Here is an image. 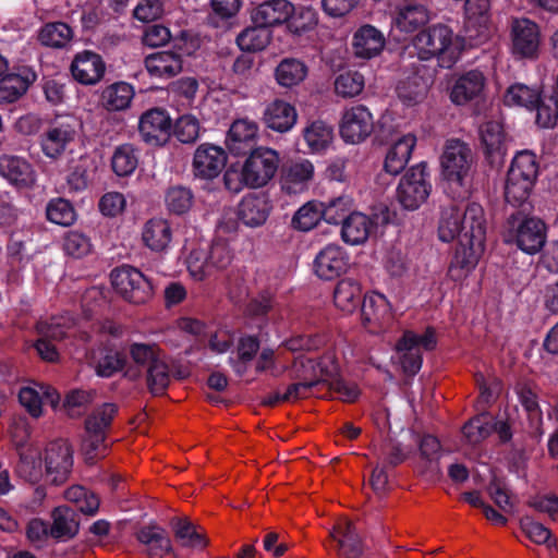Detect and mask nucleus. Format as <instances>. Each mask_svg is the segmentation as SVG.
Masks as SVG:
<instances>
[{
    "instance_id": "obj_35",
    "label": "nucleus",
    "mask_w": 558,
    "mask_h": 558,
    "mask_svg": "<svg viewBox=\"0 0 558 558\" xmlns=\"http://www.w3.org/2000/svg\"><path fill=\"white\" fill-rule=\"evenodd\" d=\"M142 239L144 244L154 252L166 251L172 240L170 223L162 218L149 219L143 228Z\"/></svg>"
},
{
    "instance_id": "obj_52",
    "label": "nucleus",
    "mask_w": 558,
    "mask_h": 558,
    "mask_svg": "<svg viewBox=\"0 0 558 558\" xmlns=\"http://www.w3.org/2000/svg\"><path fill=\"white\" fill-rule=\"evenodd\" d=\"M508 173L535 183L538 175L536 155L531 150L519 151L513 157Z\"/></svg>"
},
{
    "instance_id": "obj_61",
    "label": "nucleus",
    "mask_w": 558,
    "mask_h": 558,
    "mask_svg": "<svg viewBox=\"0 0 558 558\" xmlns=\"http://www.w3.org/2000/svg\"><path fill=\"white\" fill-rule=\"evenodd\" d=\"M166 204L170 211L182 215L192 207L193 194L186 187L173 186L167 192Z\"/></svg>"
},
{
    "instance_id": "obj_40",
    "label": "nucleus",
    "mask_w": 558,
    "mask_h": 558,
    "mask_svg": "<svg viewBox=\"0 0 558 558\" xmlns=\"http://www.w3.org/2000/svg\"><path fill=\"white\" fill-rule=\"evenodd\" d=\"M362 291L360 284L352 279L339 281L333 291V302L343 313H353L361 304Z\"/></svg>"
},
{
    "instance_id": "obj_53",
    "label": "nucleus",
    "mask_w": 558,
    "mask_h": 558,
    "mask_svg": "<svg viewBox=\"0 0 558 558\" xmlns=\"http://www.w3.org/2000/svg\"><path fill=\"white\" fill-rule=\"evenodd\" d=\"M534 182L508 173L505 185L506 202L512 206L523 205L531 195Z\"/></svg>"
},
{
    "instance_id": "obj_11",
    "label": "nucleus",
    "mask_w": 558,
    "mask_h": 558,
    "mask_svg": "<svg viewBox=\"0 0 558 558\" xmlns=\"http://www.w3.org/2000/svg\"><path fill=\"white\" fill-rule=\"evenodd\" d=\"M508 225L513 232L514 241L520 250L527 254L541 251L546 241L545 223L537 218L522 217L520 213L511 214Z\"/></svg>"
},
{
    "instance_id": "obj_47",
    "label": "nucleus",
    "mask_w": 558,
    "mask_h": 558,
    "mask_svg": "<svg viewBox=\"0 0 558 558\" xmlns=\"http://www.w3.org/2000/svg\"><path fill=\"white\" fill-rule=\"evenodd\" d=\"M171 526L178 542L184 547L204 548L207 545L204 534L196 530V526L187 518H175Z\"/></svg>"
},
{
    "instance_id": "obj_45",
    "label": "nucleus",
    "mask_w": 558,
    "mask_h": 558,
    "mask_svg": "<svg viewBox=\"0 0 558 558\" xmlns=\"http://www.w3.org/2000/svg\"><path fill=\"white\" fill-rule=\"evenodd\" d=\"M324 217V203L307 202L294 214L291 225L295 230L310 231L317 226Z\"/></svg>"
},
{
    "instance_id": "obj_31",
    "label": "nucleus",
    "mask_w": 558,
    "mask_h": 558,
    "mask_svg": "<svg viewBox=\"0 0 558 558\" xmlns=\"http://www.w3.org/2000/svg\"><path fill=\"white\" fill-rule=\"evenodd\" d=\"M481 141L484 151L492 165L502 162L506 155L502 126L495 121L486 122L481 126Z\"/></svg>"
},
{
    "instance_id": "obj_28",
    "label": "nucleus",
    "mask_w": 558,
    "mask_h": 558,
    "mask_svg": "<svg viewBox=\"0 0 558 558\" xmlns=\"http://www.w3.org/2000/svg\"><path fill=\"white\" fill-rule=\"evenodd\" d=\"M385 43L383 33L375 26L366 24L354 33L352 47L357 58L372 59L381 52Z\"/></svg>"
},
{
    "instance_id": "obj_4",
    "label": "nucleus",
    "mask_w": 558,
    "mask_h": 558,
    "mask_svg": "<svg viewBox=\"0 0 558 558\" xmlns=\"http://www.w3.org/2000/svg\"><path fill=\"white\" fill-rule=\"evenodd\" d=\"M473 163L474 155L469 145L459 140L447 142L441 156L442 175L448 184L463 190L459 196L468 192Z\"/></svg>"
},
{
    "instance_id": "obj_46",
    "label": "nucleus",
    "mask_w": 558,
    "mask_h": 558,
    "mask_svg": "<svg viewBox=\"0 0 558 558\" xmlns=\"http://www.w3.org/2000/svg\"><path fill=\"white\" fill-rule=\"evenodd\" d=\"M73 33L70 26L62 22L48 23L38 33L41 45L51 48H63L72 39Z\"/></svg>"
},
{
    "instance_id": "obj_50",
    "label": "nucleus",
    "mask_w": 558,
    "mask_h": 558,
    "mask_svg": "<svg viewBox=\"0 0 558 558\" xmlns=\"http://www.w3.org/2000/svg\"><path fill=\"white\" fill-rule=\"evenodd\" d=\"M138 163V156L132 144H122L118 146L111 157V167L119 177L132 174Z\"/></svg>"
},
{
    "instance_id": "obj_39",
    "label": "nucleus",
    "mask_w": 558,
    "mask_h": 558,
    "mask_svg": "<svg viewBox=\"0 0 558 558\" xmlns=\"http://www.w3.org/2000/svg\"><path fill=\"white\" fill-rule=\"evenodd\" d=\"M36 80L34 72L25 75L10 74L0 80V105L12 104L20 99Z\"/></svg>"
},
{
    "instance_id": "obj_1",
    "label": "nucleus",
    "mask_w": 558,
    "mask_h": 558,
    "mask_svg": "<svg viewBox=\"0 0 558 558\" xmlns=\"http://www.w3.org/2000/svg\"><path fill=\"white\" fill-rule=\"evenodd\" d=\"M480 227L486 234L484 209L480 204L449 202L441 207L438 236L442 242H459L473 238V230Z\"/></svg>"
},
{
    "instance_id": "obj_27",
    "label": "nucleus",
    "mask_w": 558,
    "mask_h": 558,
    "mask_svg": "<svg viewBox=\"0 0 558 558\" xmlns=\"http://www.w3.org/2000/svg\"><path fill=\"white\" fill-rule=\"evenodd\" d=\"M329 535L338 543V554L340 557L359 558L362 554V543L351 521L340 519Z\"/></svg>"
},
{
    "instance_id": "obj_6",
    "label": "nucleus",
    "mask_w": 558,
    "mask_h": 558,
    "mask_svg": "<svg viewBox=\"0 0 558 558\" xmlns=\"http://www.w3.org/2000/svg\"><path fill=\"white\" fill-rule=\"evenodd\" d=\"M77 128L78 121L70 116L51 121L39 137L43 154L49 159H59L75 141Z\"/></svg>"
},
{
    "instance_id": "obj_22",
    "label": "nucleus",
    "mask_w": 558,
    "mask_h": 558,
    "mask_svg": "<svg viewBox=\"0 0 558 558\" xmlns=\"http://www.w3.org/2000/svg\"><path fill=\"white\" fill-rule=\"evenodd\" d=\"M294 13V5L288 0H267L257 5L252 12V20L256 25L266 28L290 22Z\"/></svg>"
},
{
    "instance_id": "obj_23",
    "label": "nucleus",
    "mask_w": 558,
    "mask_h": 558,
    "mask_svg": "<svg viewBox=\"0 0 558 558\" xmlns=\"http://www.w3.org/2000/svg\"><path fill=\"white\" fill-rule=\"evenodd\" d=\"M144 64L151 77L160 80L171 78L181 73L183 69L182 56L171 50L148 54Z\"/></svg>"
},
{
    "instance_id": "obj_21",
    "label": "nucleus",
    "mask_w": 558,
    "mask_h": 558,
    "mask_svg": "<svg viewBox=\"0 0 558 558\" xmlns=\"http://www.w3.org/2000/svg\"><path fill=\"white\" fill-rule=\"evenodd\" d=\"M105 63L101 57L92 51H83L76 54L71 72L73 77L84 85L98 83L105 74Z\"/></svg>"
},
{
    "instance_id": "obj_56",
    "label": "nucleus",
    "mask_w": 558,
    "mask_h": 558,
    "mask_svg": "<svg viewBox=\"0 0 558 558\" xmlns=\"http://www.w3.org/2000/svg\"><path fill=\"white\" fill-rule=\"evenodd\" d=\"M538 93L525 85L517 84L510 86L505 94L504 101L507 106H520L534 109L538 102Z\"/></svg>"
},
{
    "instance_id": "obj_64",
    "label": "nucleus",
    "mask_w": 558,
    "mask_h": 558,
    "mask_svg": "<svg viewBox=\"0 0 558 558\" xmlns=\"http://www.w3.org/2000/svg\"><path fill=\"white\" fill-rule=\"evenodd\" d=\"M490 432L492 425L485 415L473 417L462 428V433L470 444H478L488 437Z\"/></svg>"
},
{
    "instance_id": "obj_48",
    "label": "nucleus",
    "mask_w": 558,
    "mask_h": 558,
    "mask_svg": "<svg viewBox=\"0 0 558 558\" xmlns=\"http://www.w3.org/2000/svg\"><path fill=\"white\" fill-rule=\"evenodd\" d=\"M304 140L313 153H319L327 148L332 138V128L324 121H314L303 131Z\"/></svg>"
},
{
    "instance_id": "obj_20",
    "label": "nucleus",
    "mask_w": 558,
    "mask_h": 558,
    "mask_svg": "<svg viewBox=\"0 0 558 558\" xmlns=\"http://www.w3.org/2000/svg\"><path fill=\"white\" fill-rule=\"evenodd\" d=\"M135 536L149 558H175L171 541L162 527L155 524L145 525Z\"/></svg>"
},
{
    "instance_id": "obj_55",
    "label": "nucleus",
    "mask_w": 558,
    "mask_h": 558,
    "mask_svg": "<svg viewBox=\"0 0 558 558\" xmlns=\"http://www.w3.org/2000/svg\"><path fill=\"white\" fill-rule=\"evenodd\" d=\"M47 219L56 225L70 226L75 221L72 204L61 197L51 199L46 207Z\"/></svg>"
},
{
    "instance_id": "obj_44",
    "label": "nucleus",
    "mask_w": 558,
    "mask_h": 558,
    "mask_svg": "<svg viewBox=\"0 0 558 558\" xmlns=\"http://www.w3.org/2000/svg\"><path fill=\"white\" fill-rule=\"evenodd\" d=\"M147 386L151 393L161 395L170 384V368L163 353L146 368Z\"/></svg>"
},
{
    "instance_id": "obj_29",
    "label": "nucleus",
    "mask_w": 558,
    "mask_h": 558,
    "mask_svg": "<svg viewBox=\"0 0 558 558\" xmlns=\"http://www.w3.org/2000/svg\"><path fill=\"white\" fill-rule=\"evenodd\" d=\"M59 399L60 396L54 389L45 386H39V389L29 386L22 387L19 392V401L21 405L34 418L41 416L44 402H48L51 407H56Z\"/></svg>"
},
{
    "instance_id": "obj_7",
    "label": "nucleus",
    "mask_w": 558,
    "mask_h": 558,
    "mask_svg": "<svg viewBox=\"0 0 558 558\" xmlns=\"http://www.w3.org/2000/svg\"><path fill=\"white\" fill-rule=\"evenodd\" d=\"M113 289L125 301L133 304H143L153 296L150 281L136 268L123 265L114 268L110 274Z\"/></svg>"
},
{
    "instance_id": "obj_37",
    "label": "nucleus",
    "mask_w": 558,
    "mask_h": 558,
    "mask_svg": "<svg viewBox=\"0 0 558 558\" xmlns=\"http://www.w3.org/2000/svg\"><path fill=\"white\" fill-rule=\"evenodd\" d=\"M269 210L270 206L266 197L248 195L241 201L238 216L245 226L254 228L265 223Z\"/></svg>"
},
{
    "instance_id": "obj_42",
    "label": "nucleus",
    "mask_w": 558,
    "mask_h": 558,
    "mask_svg": "<svg viewBox=\"0 0 558 558\" xmlns=\"http://www.w3.org/2000/svg\"><path fill=\"white\" fill-rule=\"evenodd\" d=\"M422 70L425 71L424 65L418 64L414 75L401 81L397 87L399 97L409 104L417 102L427 92L428 78Z\"/></svg>"
},
{
    "instance_id": "obj_57",
    "label": "nucleus",
    "mask_w": 558,
    "mask_h": 558,
    "mask_svg": "<svg viewBox=\"0 0 558 558\" xmlns=\"http://www.w3.org/2000/svg\"><path fill=\"white\" fill-rule=\"evenodd\" d=\"M73 320L69 317H52L50 320L39 322L37 324L38 335L52 341H60L72 328Z\"/></svg>"
},
{
    "instance_id": "obj_60",
    "label": "nucleus",
    "mask_w": 558,
    "mask_h": 558,
    "mask_svg": "<svg viewBox=\"0 0 558 558\" xmlns=\"http://www.w3.org/2000/svg\"><path fill=\"white\" fill-rule=\"evenodd\" d=\"M186 264L191 276L196 280H203L213 272L207 247L192 250L187 256Z\"/></svg>"
},
{
    "instance_id": "obj_63",
    "label": "nucleus",
    "mask_w": 558,
    "mask_h": 558,
    "mask_svg": "<svg viewBox=\"0 0 558 558\" xmlns=\"http://www.w3.org/2000/svg\"><path fill=\"white\" fill-rule=\"evenodd\" d=\"M521 529L525 535L536 544H546L547 547H554L556 539L553 538L551 532L542 523L534 521L530 517H524L520 521Z\"/></svg>"
},
{
    "instance_id": "obj_3",
    "label": "nucleus",
    "mask_w": 558,
    "mask_h": 558,
    "mask_svg": "<svg viewBox=\"0 0 558 558\" xmlns=\"http://www.w3.org/2000/svg\"><path fill=\"white\" fill-rule=\"evenodd\" d=\"M116 413L114 404L105 403L86 418L82 452L87 463L93 464L106 456L108 450L106 433Z\"/></svg>"
},
{
    "instance_id": "obj_24",
    "label": "nucleus",
    "mask_w": 558,
    "mask_h": 558,
    "mask_svg": "<svg viewBox=\"0 0 558 558\" xmlns=\"http://www.w3.org/2000/svg\"><path fill=\"white\" fill-rule=\"evenodd\" d=\"M296 119L295 108L282 99H275L267 104L263 113L265 125L279 133L290 131L296 123Z\"/></svg>"
},
{
    "instance_id": "obj_15",
    "label": "nucleus",
    "mask_w": 558,
    "mask_h": 558,
    "mask_svg": "<svg viewBox=\"0 0 558 558\" xmlns=\"http://www.w3.org/2000/svg\"><path fill=\"white\" fill-rule=\"evenodd\" d=\"M227 154L222 147L214 144L199 145L193 157L192 168L195 177L211 180L219 175L227 163Z\"/></svg>"
},
{
    "instance_id": "obj_38",
    "label": "nucleus",
    "mask_w": 558,
    "mask_h": 558,
    "mask_svg": "<svg viewBox=\"0 0 558 558\" xmlns=\"http://www.w3.org/2000/svg\"><path fill=\"white\" fill-rule=\"evenodd\" d=\"M374 227V221L368 216L357 211L350 213L342 223L341 235L349 244H362L368 239Z\"/></svg>"
},
{
    "instance_id": "obj_26",
    "label": "nucleus",
    "mask_w": 558,
    "mask_h": 558,
    "mask_svg": "<svg viewBox=\"0 0 558 558\" xmlns=\"http://www.w3.org/2000/svg\"><path fill=\"white\" fill-rule=\"evenodd\" d=\"M19 456L20 460L15 469L17 476L31 484L39 483L46 475L40 449L33 445L22 446Z\"/></svg>"
},
{
    "instance_id": "obj_9",
    "label": "nucleus",
    "mask_w": 558,
    "mask_h": 558,
    "mask_svg": "<svg viewBox=\"0 0 558 558\" xmlns=\"http://www.w3.org/2000/svg\"><path fill=\"white\" fill-rule=\"evenodd\" d=\"M511 53L515 59L534 61L538 59L542 45L541 27L530 19L520 17L511 22Z\"/></svg>"
},
{
    "instance_id": "obj_62",
    "label": "nucleus",
    "mask_w": 558,
    "mask_h": 558,
    "mask_svg": "<svg viewBox=\"0 0 558 558\" xmlns=\"http://www.w3.org/2000/svg\"><path fill=\"white\" fill-rule=\"evenodd\" d=\"M199 131L198 120L192 114H184L177 120L173 133L181 143L192 144L199 137Z\"/></svg>"
},
{
    "instance_id": "obj_43",
    "label": "nucleus",
    "mask_w": 558,
    "mask_h": 558,
    "mask_svg": "<svg viewBox=\"0 0 558 558\" xmlns=\"http://www.w3.org/2000/svg\"><path fill=\"white\" fill-rule=\"evenodd\" d=\"M125 362V356L111 348L99 349L93 356L96 374L101 377H110L121 371Z\"/></svg>"
},
{
    "instance_id": "obj_2",
    "label": "nucleus",
    "mask_w": 558,
    "mask_h": 558,
    "mask_svg": "<svg viewBox=\"0 0 558 558\" xmlns=\"http://www.w3.org/2000/svg\"><path fill=\"white\" fill-rule=\"evenodd\" d=\"M421 60L436 58L441 68H452L460 58L463 39L444 24H436L418 33L413 41Z\"/></svg>"
},
{
    "instance_id": "obj_30",
    "label": "nucleus",
    "mask_w": 558,
    "mask_h": 558,
    "mask_svg": "<svg viewBox=\"0 0 558 558\" xmlns=\"http://www.w3.org/2000/svg\"><path fill=\"white\" fill-rule=\"evenodd\" d=\"M485 76L478 70H472L461 75L454 83L450 98L457 105H464L480 97L485 87Z\"/></svg>"
},
{
    "instance_id": "obj_34",
    "label": "nucleus",
    "mask_w": 558,
    "mask_h": 558,
    "mask_svg": "<svg viewBox=\"0 0 558 558\" xmlns=\"http://www.w3.org/2000/svg\"><path fill=\"white\" fill-rule=\"evenodd\" d=\"M415 144L416 137L411 133L396 141L386 155L384 163L386 172L392 175L399 174L409 162Z\"/></svg>"
},
{
    "instance_id": "obj_17",
    "label": "nucleus",
    "mask_w": 558,
    "mask_h": 558,
    "mask_svg": "<svg viewBox=\"0 0 558 558\" xmlns=\"http://www.w3.org/2000/svg\"><path fill=\"white\" fill-rule=\"evenodd\" d=\"M0 175L17 190L34 187L37 173L25 158L12 155L0 156Z\"/></svg>"
},
{
    "instance_id": "obj_18",
    "label": "nucleus",
    "mask_w": 558,
    "mask_h": 558,
    "mask_svg": "<svg viewBox=\"0 0 558 558\" xmlns=\"http://www.w3.org/2000/svg\"><path fill=\"white\" fill-rule=\"evenodd\" d=\"M171 129V119L165 110L155 108L144 112L140 119L138 132L142 140L153 146L167 143Z\"/></svg>"
},
{
    "instance_id": "obj_41",
    "label": "nucleus",
    "mask_w": 558,
    "mask_h": 558,
    "mask_svg": "<svg viewBox=\"0 0 558 558\" xmlns=\"http://www.w3.org/2000/svg\"><path fill=\"white\" fill-rule=\"evenodd\" d=\"M307 76V66L304 62L287 58L280 61L275 70L277 83L282 87H293L299 85Z\"/></svg>"
},
{
    "instance_id": "obj_25",
    "label": "nucleus",
    "mask_w": 558,
    "mask_h": 558,
    "mask_svg": "<svg viewBox=\"0 0 558 558\" xmlns=\"http://www.w3.org/2000/svg\"><path fill=\"white\" fill-rule=\"evenodd\" d=\"M52 523L50 535L59 542H66L76 536L80 531V513L77 510L59 506L51 511Z\"/></svg>"
},
{
    "instance_id": "obj_36",
    "label": "nucleus",
    "mask_w": 558,
    "mask_h": 558,
    "mask_svg": "<svg viewBox=\"0 0 558 558\" xmlns=\"http://www.w3.org/2000/svg\"><path fill=\"white\" fill-rule=\"evenodd\" d=\"M429 21L427 9L420 3H408L397 9L393 26L402 33H413Z\"/></svg>"
},
{
    "instance_id": "obj_32",
    "label": "nucleus",
    "mask_w": 558,
    "mask_h": 558,
    "mask_svg": "<svg viewBox=\"0 0 558 558\" xmlns=\"http://www.w3.org/2000/svg\"><path fill=\"white\" fill-rule=\"evenodd\" d=\"M313 174L314 167L311 161L306 159L293 161L283 168L282 189L290 194L299 193L307 186Z\"/></svg>"
},
{
    "instance_id": "obj_10",
    "label": "nucleus",
    "mask_w": 558,
    "mask_h": 558,
    "mask_svg": "<svg viewBox=\"0 0 558 558\" xmlns=\"http://www.w3.org/2000/svg\"><path fill=\"white\" fill-rule=\"evenodd\" d=\"M473 238L459 242L449 266L448 275L454 281L463 280L476 267L484 252L485 234L480 227L473 230Z\"/></svg>"
},
{
    "instance_id": "obj_49",
    "label": "nucleus",
    "mask_w": 558,
    "mask_h": 558,
    "mask_svg": "<svg viewBox=\"0 0 558 558\" xmlns=\"http://www.w3.org/2000/svg\"><path fill=\"white\" fill-rule=\"evenodd\" d=\"M133 96L134 92L132 86L128 83L120 82L104 90L102 101L108 110L120 111L130 106Z\"/></svg>"
},
{
    "instance_id": "obj_16",
    "label": "nucleus",
    "mask_w": 558,
    "mask_h": 558,
    "mask_svg": "<svg viewBox=\"0 0 558 558\" xmlns=\"http://www.w3.org/2000/svg\"><path fill=\"white\" fill-rule=\"evenodd\" d=\"M361 313L364 326L374 333L383 331L393 318L388 300L378 292L364 296Z\"/></svg>"
},
{
    "instance_id": "obj_59",
    "label": "nucleus",
    "mask_w": 558,
    "mask_h": 558,
    "mask_svg": "<svg viewBox=\"0 0 558 558\" xmlns=\"http://www.w3.org/2000/svg\"><path fill=\"white\" fill-rule=\"evenodd\" d=\"M352 208V201L348 196H339L324 203V217L323 219L331 225H338L344 221L350 215Z\"/></svg>"
},
{
    "instance_id": "obj_54",
    "label": "nucleus",
    "mask_w": 558,
    "mask_h": 558,
    "mask_svg": "<svg viewBox=\"0 0 558 558\" xmlns=\"http://www.w3.org/2000/svg\"><path fill=\"white\" fill-rule=\"evenodd\" d=\"M364 86V76L356 71L343 72L333 82L335 93L342 98H353L360 95Z\"/></svg>"
},
{
    "instance_id": "obj_58",
    "label": "nucleus",
    "mask_w": 558,
    "mask_h": 558,
    "mask_svg": "<svg viewBox=\"0 0 558 558\" xmlns=\"http://www.w3.org/2000/svg\"><path fill=\"white\" fill-rule=\"evenodd\" d=\"M536 109L535 121L543 129L554 128L558 122V99L556 96L538 98L534 107Z\"/></svg>"
},
{
    "instance_id": "obj_5",
    "label": "nucleus",
    "mask_w": 558,
    "mask_h": 558,
    "mask_svg": "<svg viewBox=\"0 0 558 558\" xmlns=\"http://www.w3.org/2000/svg\"><path fill=\"white\" fill-rule=\"evenodd\" d=\"M432 191L426 165L411 167L401 178L397 187V199L408 210L417 209L426 202Z\"/></svg>"
},
{
    "instance_id": "obj_33",
    "label": "nucleus",
    "mask_w": 558,
    "mask_h": 558,
    "mask_svg": "<svg viewBox=\"0 0 558 558\" xmlns=\"http://www.w3.org/2000/svg\"><path fill=\"white\" fill-rule=\"evenodd\" d=\"M258 125L248 119L235 120L228 132V145L232 153L242 154L251 148L257 138Z\"/></svg>"
},
{
    "instance_id": "obj_8",
    "label": "nucleus",
    "mask_w": 558,
    "mask_h": 558,
    "mask_svg": "<svg viewBox=\"0 0 558 558\" xmlns=\"http://www.w3.org/2000/svg\"><path fill=\"white\" fill-rule=\"evenodd\" d=\"M436 344L435 330L430 327L423 335L405 331L396 345L403 372L414 376L422 367L421 349L430 351L435 349Z\"/></svg>"
},
{
    "instance_id": "obj_14",
    "label": "nucleus",
    "mask_w": 558,
    "mask_h": 558,
    "mask_svg": "<svg viewBox=\"0 0 558 558\" xmlns=\"http://www.w3.org/2000/svg\"><path fill=\"white\" fill-rule=\"evenodd\" d=\"M73 450L66 440L50 442L45 450L46 477L53 485H61L73 466Z\"/></svg>"
},
{
    "instance_id": "obj_13",
    "label": "nucleus",
    "mask_w": 558,
    "mask_h": 558,
    "mask_svg": "<svg viewBox=\"0 0 558 558\" xmlns=\"http://www.w3.org/2000/svg\"><path fill=\"white\" fill-rule=\"evenodd\" d=\"M279 165L277 153L270 148H257L253 150L245 160L246 186L262 187L275 175Z\"/></svg>"
},
{
    "instance_id": "obj_19",
    "label": "nucleus",
    "mask_w": 558,
    "mask_h": 558,
    "mask_svg": "<svg viewBox=\"0 0 558 558\" xmlns=\"http://www.w3.org/2000/svg\"><path fill=\"white\" fill-rule=\"evenodd\" d=\"M349 268V255L339 245L329 244L319 251L314 259V271L324 280H332Z\"/></svg>"
},
{
    "instance_id": "obj_12",
    "label": "nucleus",
    "mask_w": 558,
    "mask_h": 558,
    "mask_svg": "<svg viewBox=\"0 0 558 558\" xmlns=\"http://www.w3.org/2000/svg\"><path fill=\"white\" fill-rule=\"evenodd\" d=\"M340 135L344 142L359 144L365 141L374 130V118L364 105L345 108L340 122Z\"/></svg>"
},
{
    "instance_id": "obj_51",
    "label": "nucleus",
    "mask_w": 558,
    "mask_h": 558,
    "mask_svg": "<svg viewBox=\"0 0 558 558\" xmlns=\"http://www.w3.org/2000/svg\"><path fill=\"white\" fill-rule=\"evenodd\" d=\"M270 40L269 31L263 25L247 27L243 29L236 37V44L242 51L263 50Z\"/></svg>"
}]
</instances>
